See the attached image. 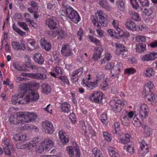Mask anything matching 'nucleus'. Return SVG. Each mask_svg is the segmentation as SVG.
I'll list each match as a JSON object with an SVG mask.
<instances>
[{"mask_svg":"<svg viewBox=\"0 0 157 157\" xmlns=\"http://www.w3.org/2000/svg\"><path fill=\"white\" fill-rule=\"evenodd\" d=\"M66 15L75 24L78 23L80 20L78 12L70 6L66 8Z\"/></svg>","mask_w":157,"mask_h":157,"instance_id":"f257e3e1","label":"nucleus"},{"mask_svg":"<svg viewBox=\"0 0 157 157\" xmlns=\"http://www.w3.org/2000/svg\"><path fill=\"white\" fill-rule=\"evenodd\" d=\"M105 68L106 70H110L112 69L111 71V76L113 78V77L117 76L120 73L121 69L123 68V65L121 63H119L114 66V63H107Z\"/></svg>","mask_w":157,"mask_h":157,"instance_id":"f03ea898","label":"nucleus"},{"mask_svg":"<svg viewBox=\"0 0 157 157\" xmlns=\"http://www.w3.org/2000/svg\"><path fill=\"white\" fill-rule=\"evenodd\" d=\"M73 146H68L67 147L66 150L70 157H74V151L75 152L76 157H80L81 154L79 147L75 142L73 143Z\"/></svg>","mask_w":157,"mask_h":157,"instance_id":"7ed1b4c3","label":"nucleus"},{"mask_svg":"<svg viewBox=\"0 0 157 157\" xmlns=\"http://www.w3.org/2000/svg\"><path fill=\"white\" fill-rule=\"evenodd\" d=\"M109 104L113 111L116 113L121 111L124 103L121 100H113L110 101Z\"/></svg>","mask_w":157,"mask_h":157,"instance_id":"20e7f679","label":"nucleus"},{"mask_svg":"<svg viewBox=\"0 0 157 157\" xmlns=\"http://www.w3.org/2000/svg\"><path fill=\"white\" fill-rule=\"evenodd\" d=\"M115 45L116 48V55L121 56L122 57H125L128 56V49L124 45L119 43H115Z\"/></svg>","mask_w":157,"mask_h":157,"instance_id":"39448f33","label":"nucleus"},{"mask_svg":"<svg viewBox=\"0 0 157 157\" xmlns=\"http://www.w3.org/2000/svg\"><path fill=\"white\" fill-rule=\"evenodd\" d=\"M45 24L48 25L50 29L54 31L58 29L57 27L59 26V21L56 17H54L52 18L47 19Z\"/></svg>","mask_w":157,"mask_h":157,"instance_id":"423d86ee","label":"nucleus"},{"mask_svg":"<svg viewBox=\"0 0 157 157\" xmlns=\"http://www.w3.org/2000/svg\"><path fill=\"white\" fill-rule=\"evenodd\" d=\"M42 126L43 130L48 134H52L54 132V128L52 123L50 121H46L42 122Z\"/></svg>","mask_w":157,"mask_h":157,"instance_id":"0eeeda50","label":"nucleus"},{"mask_svg":"<svg viewBox=\"0 0 157 157\" xmlns=\"http://www.w3.org/2000/svg\"><path fill=\"white\" fill-rule=\"evenodd\" d=\"M103 94L100 91H98L93 93L89 98V99L94 102L98 103H102Z\"/></svg>","mask_w":157,"mask_h":157,"instance_id":"6e6552de","label":"nucleus"},{"mask_svg":"<svg viewBox=\"0 0 157 157\" xmlns=\"http://www.w3.org/2000/svg\"><path fill=\"white\" fill-rule=\"evenodd\" d=\"M97 16V19H98L99 22L103 26H106L108 24L107 21L106 19L105 14L101 10H100L96 14Z\"/></svg>","mask_w":157,"mask_h":157,"instance_id":"1a4fd4ad","label":"nucleus"},{"mask_svg":"<svg viewBox=\"0 0 157 157\" xmlns=\"http://www.w3.org/2000/svg\"><path fill=\"white\" fill-rule=\"evenodd\" d=\"M140 114L142 119L144 120L148 117V108L147 105L143 103L140 105Z\"/></svg>","mask_w":157,"mask_h":157,"instance_id":"9d476101","label":"nucleus"},{"mask_svg":"<svg viewBox=\"0 0 157 157\" xmlns=\"http://www.w3.org/2000/svg\"><path fill=\"white\" fill-rule=\"evenodd\" d=\"M61 52L62 55L64 57H68L71 55L72 54L71 48L68 44H64L63 45Z\"/></svg>","mask_w":157,"mask_h":157,"instance_id":"9b49d317","label":"nucleus"},{"mask_svg":"<svg viewBox=\"0 0 157 157\" xmlns=\"http://www.w3.org/2000/svg\"><path fill=\"white\" fill-rule=\"evenodd\" d=\"M25 91L27 92L30 101L36 100L39 99V96L38 94L36 91L32 89V88H29L28 89H25Z\"/></svg>","mask_w":157,"mask_h":157,"instance_id":"f8f14e48","label":"nucleus"},{"mask_svg":"<svg viewBox=\"0 0 157 157\" xmlns=\"http://www.w3.org/2000/svg\"><path fill=\"white\" fill-rule=\"evenodd\" d=\"M51 34L53 38L55 37L57 35V38L59 40L64 38L66 35V33L62 29H58L52 31Z\"/></svg>","mask_w":157,"mask_h":157,"instance_id":"ddd939ff","label":"nucleus"},{"mask_svg":"<svg viewBox=\"0 0 157 157\" xmlns=\"http://www.w3.org/2000/svg\"><path fill=\"white\" fill-rule=\"evenodd\" d=\"M45 147V149L47 151L50 150L53 147L54 145L53 141L50 138H46L41 142Z\"/></svg>","mask_w":157,"mask_h":157,"instance_id":"4468645a","label":"nucleus"},{"mask_svg":"<svg viewBox=\"0 0 157 157\" xmlns=\"http://www.w3.org/2000/svg\"><path fill=\"white\" fill-rule=\"evenodd\" d=\"M134 113L132 111L127 112L125 116H122L121 120L123 125H127L128 124L130 119L132 118Z\"/></svg>","mask_w":157,"mask_h":157,"instance_id":"2eb2a0df","label":"nucleus"},{"mask_svg":"<svg viewBox=\"0 0 157 157\" xmlns=\"http://www.w3.org/2000/svg\"><path fill=\"white\" fill-rule=\"evenodd\" d=\"M38 139V137H36V138H34L33 140H31L27 144H25V149L29 151H34L35 147L36 146V143L39 142V140H36Z\"/></svg>","mask_w":157,"mask_h":157,"instance_id":"dca6fc26","label":"nucleus"},{"mask_svg":"<svg viewBox=\"0 0 157 157\" xmlns=\"http://www.w3.org/2000/svg\"><path fill=\"white\" fill-rule=\"evenodd\" d=\"M20 113H17L16 116L11 115L10 116L9 121L10 122L13 124H17L21 123V117Z\"/></svg>","mask_w":157,"mask_h":157,"instance_id":"f3484780","label":"nucleus"},{"mask_svg":"<svg viewBox=\"0 0 157 157\" xmlns=\"http://www.w3.org/2000/svg\"><path fill=\"white\" fill-rule=\"evenodd\" d=\"M91 19L92 21L94 24V25L95 27L96 26L98 27V29H96L97 33L98 34L99 37H101L103 36L104 33V31L101 30L100 26L99 23L97 21L96 18L94 16H91Z\"/></svg>","mask_w":157,"mask_h":157,"instance_id":"a211bd4d","label":"nucleus"},{"mask_svg":"<svg viewBox=\"0 0 157 157\" xmlns=\"http://www.w3.org/2000/svg\"><path fill=\"white\" fill-rule=\"evenodd\" d=\"M83 67H80L73 72L71 76L73 82H76L78 80V77L82 75L83 72Z\"/></svg>","mask_w":157,"mask_h":157,"instance_id":"6ab92c4d","label":"nucleus"},{"mask_svg":"<svg viewBox=\"0 0 157 157\" xmlns=\"http://www.w3.org/2000/svg\"><path fill=\"white\" fill-rule=\"evenodd\" d=\"M139 144H140L139 151L143 155L144 154H146L149 151L148 147L147 144L144 140H142L141 141L139 142Z\"/></svg>","mask_w":157,"mask_h":157,"instance_id":"aec40b11","label":"nucleus"},{"mask_svg":"<svg viewBox=\"0 0 157 157\" xmlns=\"http://www.w3.org/2000/svg\"><path fill=\"white\" fill-rule=\"evenodd\" d=\"M95 52L94 53L92 59L94 60L97 61L101 57V52L103 51V48L102 47H95Z\"/></svg>","mask_w":157,"mask_h":157,"instance_id":"412c9836","label":"nucleus"},{"mask_svg":"<svg viewBox=\"0 0 157 157\" xmlns=\"http://www.w3.org/2000/svg\"><path fill=\"white\" fill-rule=\"evenodd\" d=\"M157 58V52L151 53L146 54L142 59L143 61H150L153 60Z\"/></svg>","mask_w":157,"mask_h":157,"instance_id":"4be33fe9","label":"nucleus"},{"mask_svg":"<svg viewBox=\"0 0 157 157\" xmlns=\"http://www.w3.org/2000/svg\"><path fill=\"white\" fill-rule=\"evenodd\" d=\"M12 46L13 49L17 51L22 50L24 51L26 49V46L24 43L21 44L17 42L13 41L12 43Z\"/></svg>","mask_w":157,"mask_h":157,"instance_id":"5701e85b","label":"nucleus"},{"mask_svg":"<svg viewBox=\"0 0 157 157\" xmlns=\"http://www.w3.org/2000/svg\"><path fill=\"white\" fill-rule=\"evenodd\" d=\"M125 25V27L129 30L134 31L136 30L135 23L131 20H128L126 21Z\"/></svg>","mask_w":157,"mask_h":157,"instance_id":"b1692460","label":"nucleus"},{"mask_svg":"<svg viewBox=\"0 0 157 157\" xmlns=\"http://www.w3.org/2000/svg\"><path fill=\"white\" fill-rule=\"evenodd\" d=\"M40 43L42 48L45 50L49 51L50 50L51 44L49 42H47L44 38L41 39Z\"/></svg>","mask_w":157,"mask_h":157,"instance_id":"393cba45","label":"nucleus"},{"mask_svg":"<svg viewBox=\"0 0 157 157\" xmlns=\"http://www.w3.org/2000/svg\"><path fill=\"white\" fill-rule=\"evenodd\" d=\"M33 59L35 62L40 65L43 64L44 62L43 57L39 53H36L34 55Z\"/></svg>","mask_w":157,"mask_h":157,"instance_id":"a878e982","label":"nucleus"},{"mask_svg":"<svg viewBox=\"0 0 157 157\" xmlns=\"http://www.w3.org/2000/svg\"><path fill=\"white\" fill-rule=\"evenodd\" d=\"M29 4L31 7L28 8V10L30 13L36 12L38 10V6L37 3L35 2H30Z\"/></svg>","mask_w":157,"mask_h":157,"instance_id":"bb28decb","label":"nucleus"},{"mask_svg":"<svg viewBox=\"0 0 157 157\" xmlns=\"http://www.w3.org/2000/svg\"><path fill=\"white\" fill-rule=\"evenodd\" d=\"M59 135L60 141L63 144L67 143L69 142V139L66 138V133L63 131H60L59 132Z\"/></svg>","mask_w":157,"mask_h":157,"instance_id":"cd10ccee","label":"nucleus"},{"mask_svg":"<svg viewBox=\"0 0 157 157\" xmlns=\"http://www.w3.org/2000/svg\"><path fill=\"white\" fill-rule=\"evenodd\" d=\"M136 48L137 52L141 53L146 51V45L143 43H139L136 45Z\"/></svg>","mask_w":157,"mask_h":157,"instance_id":"c85d7f7f","label":"nucleus"},{"mask_svg":"<svg viewBox=\"0 0 157 157\" xmlns=\"http://www.w3.org/2000/svg\"><path fill=\"white\" fill-rule=\"evenodd\" d=\"M131 136L128 134L124 133L123 136L120 139L121 142L123 144H126L130 142Z\"/></svg>","mask_w":157,"mask_h":157,"instance_id":"c756f323","label":"nucleus"},{"mask_svg":"<svg viewBox=\"0 0 157 157\" xmlns=\"http://www.w3.org/2000/svg\"><path fill=\"white\" fill-rule=\"evenodd\" d=\"M70 107V105L67 102H65L63 103H62L60 105V108L65 113H68Z\"/></svg>","mask_w":157,"mask_h":157,"instance_id":"7c9ffc66","label":"nucleus"},{"mask_svg":"<svg viewBox=\"0 0 157 157\" xmlns=\"http://www.w3.org/2000/svg\"><path fill=\"white\" fill-rule=\"evenodd\" d=\"M32 76L34 78L41 80H44L47 78L45 74L39 73L33 74Z\"/></svg>","mask_w":157,"mask_h":157,"instance_id":"2f4dec72","label":"nucleus"},{"mask_svg":"<svg viewBox=\"0 0 157 157\" xmlns=\"http://www.w3.org/2000/svg\"><path fill=\"white\" fill-rule=\"evenodd\" d=\"M98 4L101 7L105 9L109 10L110 9V6L106 0H99Z\"/></svg>","mask_w":157,"mask_h":157,"instance_id":"473e14b6","label":"nucleus"},{"mask_svg":"<svg viewBox=\"0 0 157 157\" xmlns=\"http://www.w3.org/2000/svg\"><path fill=\"white\" fill-rule=\"evenodd\" d=\"M20 115L21 116V123L24 124L26 123H28L30 122V120L29 119L28 113L25 114L23 113H20Z\"/></svg>","mask_w":157,"mask_h":157,"instance_id":"72a5a7b5","label":"nucleus"},{"mask_svg":"<svg viewBox=\"0 0 157 157\" xmlns=\"http://www.w3.org/2000/svg\"><path fill=\"white\" fill-rule=\"evenodd\" d=\"M120 130V124L117 122L115 123L113 126L112 132L114 134H118Z\"/></svg>","mask_w":157,"mask_h":157,"instance_id":"f704fd0d","label":"nucleus"},{"mask_svg":"<svg viewBox=\"0 0 157 157\" xmlns=\"http://www.w3.org/2000/svg\"><path fill=\"white\" fill-rule=\"evenodd\" d=\"M141 10L146 15L150 16L153 12V10L151 8L147 9L144 6L141 7Z\"/></svg>","mask_w":157,"mask_h":157,"instance_id":"c9c22d12","label":"nucleus"},{"mask_svg":"<svg viewBox=\"0 0 157 157\" xmlns=\"http://www.w3.org/2000/svg\"><path fill=\"white\" fill-rule=\"evenodd\" d=\"M130 17L133 20L136 21H139L140 20V16L135 11L129 12Z\"/></svg>","mask_w":157,"mask_h":157,"instance_id":"e433bc0d","label":"nucleus"},{"mask_svg":"<svg viewBox=\"0 0 157 157\" xmlns=\"http://www.w3.org/2000/svg\"><path fill=\"white\" fill-rule=\"evenodd\" d=\"M87 84L86 85L87 88L89 90H91L94 88L98 86V84L96 82H88L86 81Z\"/></svg>","mask_w":157,"mask_h":157,"instance_id":"4c0bfd02","label":"nucleus"},{"mask_svg":"<svg viewBox=\"0 0 157 157\" xmlns=\"http://www.w3.org/2000/svg\"><path fill=\"white\" fill-rule=\"evenodd\" d=\"M148 100L151 101L153 105H155L157 103V95L151 94L150 98H148Z\"/></svg>","mask_w":157,"mask_h":157,"instance_id":"58836bf2","label":"nucleus"},{"mask_svg":"<svg viewBox=\"0 0 157 157\" xmlns=\"http://www.w3.org/2000/svg\"><path fill=\"white\" fill-rule=\"evenodd\" d=\"M42 91L44 93H48L51 91L50 86L47 84L44 83L42 86Z\"/></svg>","mask_w":157,"mask_h":157,"instance_id":"ea45409f","label":"nucleus"},{"mask_svg":"<svg viewBox=\"0 0 157 157\" xmlns=\"http://www.w3.org/2000/svg\"><path fill=\"white\" fill-rule=\"evenodd\" d=\"M111 56L109 53H106L105 54V56L103 59L101 60V65H102L108 62L110 59Z\"/></svg>","mask_w":157,"mask_h":157,"instance_id":"a19ab883","label":"nucleus"},{"mask_svg":"<svg viewBox=\"0 0 157 157\" xmlns=\"http://www.w3.org/2000/svg\"><path fill=\"white\" fill-rule=\"evenodd\" d=\"M12 28L14 30L18 33L21 36H23L25 34V33L22 31L16 26L15 24L14 23L12 25Z\"/></svg>","mask_w":157,"mask_h":157,"instance_id":"79ce46f5","label":"nucleus"},{"mask_svg":"<svg viewBox=\"0 0 157 157\" xmlns=\"http://www.w3.org/2000/svg\"><path fill=\"white\" fill-rule=\"evenodd\" d=\"M124 149H126L128 153V154L132 155L134 153L133 147L128 145H126L124 146Z\"/></svg>","mask_w":157,"mask_h":157,"instance_id":"37998d69","label":"nucleus"},{"mask_svg":"<svg viewBox=\"0 0 157 157\" xmlns=\"http://www.w3.org/2000/svg\"><path fill=\"white\" fill-rule=\"evenodd\" d=\"M132 123L136 127H140L141 125V123L140 120L136 117H134Z\"/></svg>","mask_w":157,"mask_h":157,"instance_id":"c03bdc74","label":"nucleus"},{"mask_svg":"<svg viewBox=\"0 0 157 157\" xmlns=\"http://www.w3.org/2000/svg\"><path fill=\"white\" fill-rule=\"evenodd\" d=\"M92 152L95 157H103V155L100 153L99 150L96 147L94 148L92 151Z\"/></svg>","mask_w":157,"mask_h":157,"instance_id":"a18cd8bd","label":"nucleus"},{"mask_svg":"<svg viewBox=\"0 0 157 157\" xmlns=\"http://www.w3.org/2000/svg\"><path fill=\"white\" fill-rule=\"evenodd\" d=\"M19 101V104H26L28 103L30 101H31L29 98V96L27 95H26L25 97L23 99L21 98L20 99Z\"/></svg>","mask_w":157,"mask_h":157,"instance_id":"49530a36","label":"nucleus"},{"mask_svg":"<svg viewBox=\"0 0 157 157\" xmlns=\"http://www.w3.org/2000/svg\"><path fill=\"white\" fill-rule=\"evenodd\" d=\"M112 24L118 33H119L121 31V29L119 27V23L117 21L113 20Z\"/></svg>","mask_w":157,"mask_h":157,"instance_id":"de8ad7c7","label":"nucleus"},{"mask_svg":"<svg viewBox=\"0 0 157 157\" xmlns=\"http://www.w3.org/2000/svg\"><path fill=\"white\" fill-rule=\"evenodd\" d=\"M100 120L103 124H106L108 122L107 114H102L101 116Z\"/></svg>","mask_w":157,"mask_h":157,"instance_id":"09e8293b","label":"nucleus"},{"mask_svg":"<svg viewBox=\"0 0 157 157\" xmlns=\"http://www.w3.org/2000/svg\"><path fill=\"white\" fill-rule=\"evenodd\" d=\"M154 74L153 70L152 68H148L146 70L145 74L147 77H151Z\"/></svg>","mask_w":157,"mask_h":157,"instance_id":"8fccbe9b","label":"nucleus"},{"mask_svg":"<svg viewBox=\"0 0 157 157\" xmlns=\"http://www.w3.org/2000/svg\"><path fill=\"white\" fill-rule=\"evenodd\" d=\"M13 65L15 69L18 71H23L22 67L18 62H14Z\"/></svg>","mask_w":157,"mask_h":157,"instance_id":"3c124183","label":"nucleus"},{"mask_svg":"<svg viewBox=\"0 0 157 157\" xmlns=\"http://www.w3.org/2000/svg\"><path fill=\"white\" fill-rule=\"evenodd\" d=\"M12 98L11 101L13 104H16L17 103H18L19 104V101H20V99H21V98H18L17 96L15 95L12 96Z\"/></svg>","mask_w":157,"mask_h":157,"instance_id":"603ef678","label":"nucleus"},{"mask_svg":"<svg viewBox=\"0 0 157 157\" xmlns=\"http://www.w3.org/2000/svg\"><path fill=\"white\" fill-rule=\"evenodd\" d=\"M18 24L25 31H29L28 25L25 23L23 22H18Z\"/></svg>","mask_w":157,"mask_h":157,"instance_id":"864d4df0","label":"nucleus"},{"mask_svg":"<svg viewBox=\"0 0 157 157\" xmlns=\"http://www.w3.org/2000/svg\"><path fill=\"white\" fill-rule=\"evenodd\" d=\"M151 92H152V91L147 86H144L143 94L144 96H146L149 94L150 92L151 93Z\"/></svg>","mask_w":157,"mask_h":157,"instance_id":"5fc2aeb1","label":"nucleus"},{"mask_svg":"<svg viewBox=\"0 0 157 157\" xmlns=\"http://www.w3.org/2000/svg\"><path fill=\"white\" fill-rule=\"evenodd\" d=\"M45 149L44 146L40 143V145L36 148V151L39 153H41L44 151Z\"/></svg>","mask_w":157,"mask_h":157,"instance_id":"6e6d98bb","label":"nucleus"},{"mask_svg":"<svg viewBox=\"0 0 157 157\" xmlns=\"http://www.w3.org/2000/svg\"><path fill=\"white\" fill-rule=\"evenodd\" d=\"M57 78L59 80H61L62 82H64L68 84L69 81L68 79L65 76H60L57 77Z\"/></svg>","mask_w":157,"mask_h":157,"instance_id":"4d7b16f0","label":"nucleus"},{"mask_svg":"<svg viewBox=\"0 0 157 157\" xmlns=\"http://www.w3.org/2000/svg\"><path fill=\"white\" fill-rule=\"evenodd\" d=\"M28 114L29 115V119L30 120V122L33 121L35 120L36 118V116L35 113H32L28 112Z\"/></svg>","mask_w":157,"mask_h":157,"instance_id":"13d9d810","label":"nucleus"},{"mask_svg":"<svg viewBox=\"0 0 157 157\" xmlns=\"http://www.w3.org/2000/svg\"><path fill=\"white\" fill-rule=\"evenodd\" d=\"M136 72V70L134 68H130L125 70L124 72L128 74H131L134 73Z\"/></svg>","mask_w":157,"mask_h":157,"instance_id":"bf43d9fd","label":"nucleus"},{"mask_svg":"<svg viewBox=\"0 0 157 157\" xmlns=\"http://www.w3.org/2000/svg\"><path fill=\"white\" fill-rule=\"evenodd\" d=\"M108 33V34L111 36H114L115 37V36L117 34L119 33L117 31L116 32L113 29H109L107 31Z\"/></svg>","mask_w":157,"mask_h":157,"instance_id":"052dcab7","label":"nucleus"},{"mask_svg":"<svg viewBox=\"0 0 157 157\" xmlns=\"http://www.w3.org/2000/svg\"><path fill=\"white\" fill-rule=\"evenodd\" d=\"M103 135L105 140L108 141H110L112 139L111 136L107 132H104Z\"/></svg>","mask_w":157,"mask_h":157,"instance_id":"680f3d73","label":"nucleus"},{"mask_svg":"<svg viewBox=\"0 0 157 157\" xmlns=\"http://www.w3.org/2000/svg\"><path fill=\"white\" fill-rule=\"evenodd\" d=\"M131 3L132 7L136 9H137L139 7V4L136 1V0H131Z\"/></svg>","mask_w":157,"mask_h":157,"instance_id":"e2e57ef3","label":"nucleus"},{"mask_svg":"<svg viewBox=\"0 0 157 157\" xmlns=\"http://www.w3.org/2000/svg\"><path fill=\"white\" fill-rule=\"evenodd\" d=\"M136 40L138 42H144L146 40L145 37V36H136Z\"/></svg>","mask_w":157,"mask_h":157,"instance_id":"0e129e2a","label":"nucleus"},{"mask_svg":"<svg viewBox=\"0 0 157 157\" xmlns=\"http://www.w3.org/2000/svg\"><path fill=\"white\" fill-rule=\"evenodd\" d=\"M117 7L118 10L121 11H123L124 9V3L122 2H120L117 5Z\"/></svg>","mask_w":157,"mask_h":157,"instance_id":"69168bd1","label":"nucleus"},{"mask_svg":"<svg viewBox=\"0 0 157 157\" xmlns=\"http://www.w3.org/2000/svg\"><path fill=\"white\" fill-rule=\"evenodd\" d=\"M108 85L106 83V81H105L100 85L101 89L103 90H105L108 88Z\"/></svg>","mask_w":157,"mask_h":157,"instance_id":"338daca9","label":"nucleus"},{"mask_svg":"<svg viewBox=\"0 0 157 157\" xmlns=\"http://www.w3.org/2000/svg\"><path fill=\"white\" fill-rule=\"evenodd\" d=\"M25 144L22 143H18L17 144L16 147L18 149H22L25 148Z\"/></svg>","mask_w":157,"mask_h":157,"instance_id":"774afa93","label":"nucleus"}]
</instances>
